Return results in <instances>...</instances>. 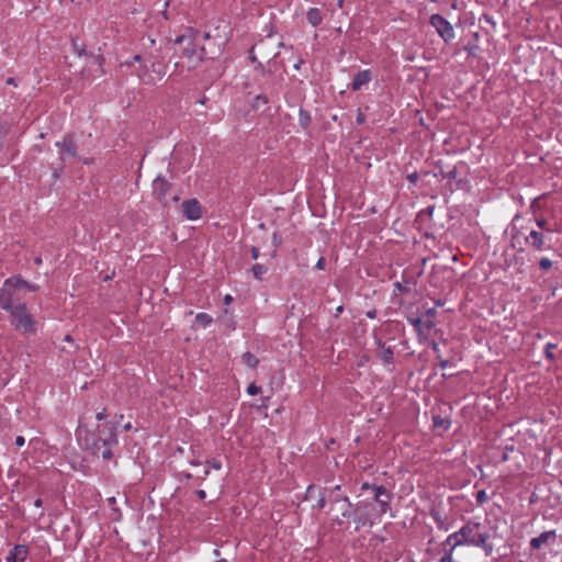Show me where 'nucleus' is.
I'll list each match as a JSON object with an SVG mask.
<instances>
[{
    "label": "nucleus",
    "instance_id": "nucleus-42",
    "mask_svg": "<svg viewBox=\"0 0 562 562\" xmlns=\"http://www.w3.org/2000/svg\"><path fill=\"white\" fill-rule=\"evenodd\" d=\"M206 464L216 470H220L222 468V462L215 458L206 460Z\"/></svg>",
    "mask_w": 562,
    "mask_h": 562
},
{
    "label": "nucleus",
    "instance_id": "nucleus-45",
    "mask_svg": "<svg viewBox=\"0 0 562 562\" xmlns=\"http://www.w3.org/2000/svg\"><path fill=\"white\" fill-rule=\"evenodd\" d=\"M477 48H479L477 45H474V44H468L464 46V50H467L468 54L471 56H475V52Z\"/></svg>",
    "mask_w": 562,
    "mask_h": 562
},
{
    "label": "nucleus",
    "instance_id": "nucleus-52",
    "mask_svg": "<svg viewBox=\"0 0 562 562\" xmlns=\"http://www.w3.org/2000/svg\"><path fill=\"white\" fill-rule=\"evenodd\" d=\"M419 176L417 172H413L411 175L407 176V179L412 182V183H416L417 180H418Z\"/></svg>",
    "mask_w": 562,
    "mask_h": 562
},
{
    "label": "nucleus",
    "instance_id": "nucleus-40",
    "mask_svg": "<svg viewBox=\"0 0 562 562\" xmlns=\"http://www.w3.org/2000/svg\"><path fill=\"white\" fill-rule=\"evenodd\" d=\"M487 501V495L484 490H481L476 493V502L479 505L484 504Z\"/></svg>",
    "mask_w": 562,
    "mask_h": 562
},
{
    "label": "nucleus",
    "instance_id": "nucleus-3",
    "mask_svg": "<svg viewBox=\"0 0 562 562\" xmlns=\"http://www.w3.org/2000/svg\"><path fill=\"white\" fill-rule=\"evenodd\" d=\"M482 525L475 521H468L460 529V535L467 544L480 547L488 557L493 553V544L488 542L491 536L486 530H481Z\"/></svg>",
    "mask_w": 562,
    "mask_h": 562
},
{
    "label": "nucleus",
    "instance_id": "nucleus-38",
    "mask_svg": "<svg viewBox=\"0 0 562 562\" xmlns=\"http://www.w3.org/2000/svg\"><path fill=\"white\" fill-rule=\"evenodd\" d=\"M457 168L453 167L452 169L448 170V171H443L442 169H440L439 171V175L443 178V179H449V180H453L457 178Z\"/></svg>",
    "mask_w": 562,
    "mask_h": 562
},
{
    "label": "nucleus",
    "instance_id": "nucleus-12",
    "mask_svg": "<svg viewBox=\"0 0 562 562\" xmlns=\"http://www.w3.org/2000/svg\"><path fill=\"white\" fill-rule=\"evenodd\" d=\"M86 447L87 449H89L92 454L97 456V457H101L103 460H112L113 457H114V453H113V448L115 447L114 445H108V442H104V445H102V441L101 442H98V441H93V440H89V438H86Z\"/></svg>",
    "mask_w": 562,
    "mask_h": 562
},
{
    "label": "nucleus",
    "instance_id": "nucleus-55",
    "mask_svg": "<svg viewBox=\"0 0 562 562\" xmlns=\"http://www.w3.org/2000/svg\"><path fill=\"white\" fill-rule=\"evenodd\" d=\"M105 417H106V409H105V408H103L101 412H99V413L97 414V419H98V420H102V419H104Z\"/></svg>",
    "mask_w": 562,
    "mask_h": 562
},
{
    "label": "nucleus",
    "instance_id": "nucleus-39",
    "mask_svg": "<svg viewBox=\"0 0 562 562\" xmlns=\"http://www.w3.org/2000/svg\"><path fill=\"white\" fill-rule=\"evenodd\" d=\"M541 199L542 196H538L536 199L532 200L531 204H530V210L536 213L537 210L541 209L542 207V204H541Z\"/></svg>",
    "mask_w": 562,
    "mask_h": 562
},
{
    "label": "nucleus",
    "instance_id": "nucleus-16",
    "mask_svg": "<svg viewBox=\"0 0 562 562\" xmlns=\"http://www.w3.org/2000/svg\"><path fill=\"white\" fill-rule=\"evenodd\" d=\"M4 285H11L16 290L25 289L26 291L36 292L40 290V286L36 284L29 283L20 276H13L4 281Z\"/></svg>",
    "mask_w": 562,
    "mask_h": 562
},
{
    "label": "nucleus",
    "instance_id": "nucleus-37",
    "mask_svg": "<svg viewBox=\"0 0 562 562\" xmlns=\"http://www.w3.org/2000/svg\"><path fill=\"white\" fill-rule=\"evenodd\" d=\"M268 102H269V101H268L267 95H265V94H259V95H257V97L255 98V101H254L252 106H254L255 109H257V110H258V109H260L261 106H263V105L268 104Z\"/></svg>",
    "mask_w": 562,
    "mask_h": 562
},
{
    "label": "nucleus",
    "instance_id": "nucleus-44",
    "mask_svg": "<svg viewBox=\"0 0 562 562\" xmlns=\"http://www.w3.org/2000/svg\"><path fill=\"white\" fill-rule=\"evenodd\" d=\"M394 288L396 291H398L400 293H406V292H409L411 289L406 285H403L401 282H396L394 283Z\"/></svg>",
    "mask_w": 562,
    "mask_h": 562
},
{
    "label": "nucleus",
    "instance_id": "nucleus-7",
    "mask_svg": "<svg viewBox=\"0 0 562 562\" xmlns=\"http://www.w3.org/2000/svg\"><path fill=\"white\" fill-rule=\"evenodd\" d=\"M333 515V521L339 527L353 522V504L349 498L335 499L333 508L329 509Z\"/></svg>",
    "mask_w": 562,
    "mask_h": 562
},
{
    "label": "nucleus",
    "instance_id": "nucleus-47",
    "mask_svg": "<svg viewBox=\"0 0 562 562\" xmlns=\"http://www.w3.org/2000/svg\"><path fill=\"white\" fill-rule=\"evenodd\" d=\"M327 503H328V498H327V495H326V493H325V494H323V495L319 497V499H318V502H317V507H318V508H324V507L326 506V504H327Z\"/></svg>",
    "mask_w": 562,
    "mask_h": 562
},
{
    "label": "nucleus",
    "instance_id": "nucleus-24",
    "mask_svg": "<svg viewBox=\"0 0 562 562\" xmlns=\"http://www.w3.org/2000/svg\"><path fill=\"white\" fill-rule=\"evenodd\" d=\"M306 19L313 26H317L322 23L323 15L319 9L312 8L307 11Z\"/></svg>",
    "mask_w": 562,
    "mask_h": 562
},
{
    "label": "nucleus",
    "instance_id": "nucleus-19",
    "mask_svg": "<svg viewBox=\"0 0 562 562\" xmlns=\"http://www.w3.org/2000/svg\"><path fill=\"white\" fill-rule=\"evenodd\" d=\"M371 80V72L370 70H362L355 75L351 89L353 91H358L361 89L362 86L367 85Z\"/></svg>",
    "mask_w": 562,
    "mask_h": 562
},
{
    "label": "nucleus",
    "instance_id": "nucleus-59",
    "mask_svg": "<svg viewBox=\"0 0 562 562\" xmlns=\"http://www.w3.org/2000/svg\"><path fill=\"white\" fill-rule=\"evenodd\" d=\"M303 63H304L303 58H297V60L294 63V69L299 70Z\"/></svg>",
    "mask_w": 562,
    "mask_h": 562
},
{
    "label": "nucleus",
    "instance_id": "nucleus-64",
    "mask_svg": "<svg viewBox=\"0 0 562 562\" xmlns=\"http://www.w3.org/2000/svg\"><path fill=\"white\" fill-rule=\"evenodd\" d=\"M435 520L438 522V526L441 528L442 527V521L440 520V517L438 514H432Z\"/></svg>",
    "mask_w": 562,
    "mask_h": 562
},
{
    "label": "nucleus",
    "instance_id": "nucleus-6",
    "mask_svg": "<svg viewBox=\"0 0 562 562\" xmlns=\"http://www.w3.org/2000/svg\"><path fill=\"white\" fill-rule=\"evenodd\" d=\"M56 146L59 148V162L54 167V177L58 178L59 173L63 172L65 168L66 160L68 158H77L78 157V147L75 140V134L68 133L64 136L63 140L57 142Z\"/></svg>",
    "mask_w": 562,
    "mask_h": 562
},
{
    "label": "nucleus",
    "instance_id": "nucleus-33",
    "mask_svg": "<svg viewBox=\"0 0 562 562\" xmlns=\"http://www.w3.org/2000/svg\"><path fill=\"white\" fill-rule=\"evenodd\" d=\"M538 265H539L540 270H542V271L547 272V271H549L550 269H552V267H553V261H552V260H550V259H549V258H547V257H542V258H540V259H539Z\"/></svg>",
    "mask_w": 562,
    "mask_h": 562
},
{
    "label": "nucleus",
    "instance_id": "nucleus-35",
    "mask_svg": "<svg viewBox=\"0 0 562 562\" xmlns=\"http://www.w3.org/2000/svg\"><path fill=\"white\" fill-rule=\"evenodd\" d=\"M326 495H327L328 503H329V509L333 508V502L335 499L348 498V496H341L338 493H335V490H327Z\"/></svg>",
    "mask_w": 562,
    "mask_h": 562
},
{
    "label": "nucleus",
    "instance_id": "nucleus-14",
    "mask_svg": "<svg viewBox=\"0 0 562 562\" xmlns=\"http://www.w3.org/2000/svg\"><path fill=\"white\" fill-rule=\"evenodd\" d=\"M557 538L555 530L544 531L530 540V549L540 550L543 546H552L555 543Z\"/></svg>",
    "mask_w": 562,
    "mask_h": 562
},
{
    "label": "nucleus",
    "instance_id": "nucleus-21",
    "mask_svg": "<svg viewBox=\"0 0 562 562\" xmlns=\"http://www.w3.org/2000/svg\"><path fill=\"white\" fill-rule=\"evenodd\" d=\"M379 346L381 347V351L379 352L378 357L387 364L393 363V359H394L393 349L391 347H385V344L381 342V341H379Z\"/></svg>",
    "mask_w": 562,
    "mask_h": 562
},
{
    "label": "nucleus",
    "instance_id": "nucleus-54",
    "mask_svg": "<svg viewBox=\"0 0 562 562\" xmlns=\"http://www.w3.org/2000/svg\"><path fill=\"white\" fill-rule=\"evenodd\" d=\"M364 121H366V116H364V114H363L361 111H359V112H358V115H357V119H356V122H357L358 124H362Z\"/></svg>",
    "mask_w": 562,
    "mask_h": 562
},
{
    "label": "nucleus",
    "instance_id": "nucleus-51",
    "mask_svg": "<svg viewBox=\"0 0 562 562\" xmlns=\"http://www.w3.org/2000/svg\"><path fill=\"white\" fill-rule=\"evenodd\" d=\"M173 66H175V70L177 72H182L186 65H184V63H180L179 60H176Z\"/></svg>",
    "mask_w": 562,
    "mask_h": 562
},
{
    "label": "nucleus",
    "instance_id": "nucleus-13",
    "mask_svg": "<svg viewBox=\"0 0 562 562\" xmlns=\"http://www.w3.org/2000/svg\"><path fill=\"white\" fill-rule=\"evenodd\" d=\"M181 212L186 218L196 221L202 216V206L196 199H189L182 202Z\"/></svg>",
    "mask_w": 562,
    "mask_h": 562
},
{
    "label": "nucleus",
    "instance_id": "nucleus-29",
    "mask_svg": "<svg viewBox=\"0 0 562 562\" xmlns=\"http://www.w3.org/2000/svg\"><path fill=\"white\" fill-rule=\"evenodd\" d=\"M267 267L260 263H256L251 267L252 274L257 280H262L263 276L267 273Z\"/></svg>",
    "mask_w": 562,
    "mask_h": 562
},
{
    "label": "nucleus",
    "instance_id": "nucleus-22",
    "mask_svg": "<svg viewBox=\"0 0 562 562\" xmlns=\"http://www.w3.org/2000/svg\"><path fill=\"white\" fill-rule=\"evenodd\" d=\"M136 75L139 79H142L146 85H155L156 78L151 75H149V68L146 65L140 66Z\"/></svg>",
    "mask_w": 562,
    "mask_h": 562
},
{
    "label": "nucleus",
    "instance_id": "nucleus-53",
    "mask_svg": "<svg viewBox=\"0 0 562 562\" xmlns=\"http://www.w3.org/2000/svg\"><path fill=\"white\" fill-rule=\"evenodd\" d=\"M250 252H251L252 259H255V260L258 259V257H259V248L258 247H255V246L251 247Z\"/></svg>",
    "mask_w": 562,
    "mask_h": 562
},
{
    "label": "nucleus",
    "instance_id": "nucleus-32",
    "mask_svg": "<svg viewBox=\"0 0 562 562\" xmlns=\"http://www.w3.org/2000/svg\"><path fill=\"white\" fill-rule=\"evenodd\" d=\"M536 224H537L538 228L540 229L539 232H543V233L544 232H549V233L552 232V229L549 227L547 218H544L543 216L537 217L536 218Z\"/></svg>",
    "mask_w": 562,
    "mask_h": 562
},
{
    "label": "nucleus",
    "instance_id": "nucleus-30",
    "mask_svg": "<svg viewBox=\"0 0 562 562\" xmlns=\"http://www.w3.org/2000/svg\"><path fill=\"white\" fill-rule=\"evenodd\" d=\"M164 49H165V50H167V49L165 48V46H164V47H160L159 49H156L155 52H148V53L146 54V56H147V60H148L149 63H151V60H164V55H162V50H164Z\"/></svg>",
    "mask_w": 562,
    "mask_h": 562
},
{
    "label": "nucleus",
    "instance_id": "nucleus-58",
    "mask_svg": "<svg viewBox=\"0 0 562 562\" xmlns=\"http://www.w3.org/2000/svg\"><path fill=\"white\" fill-rule=\"evenodd\" d=\"M196 496L200 498V499H204L206 494H205V491L204 490H198L195 492Z\"/></svg>",
    "mask_w": 562,
    "mask_h": 562
},
{
    "label": "nucleus",
    "instance_id": "nucleus-15",
    "mask_svg": "<svg viewBox=\"0 0 562 562\" xmlns=\"http://www.w3.org/2000/svg\"><path fill=\"white\" fill-rule=\"evenodd\" d=\"M170 188L171 183L164 177L158 176L153 182V194L160 202H165Z\"/></svg>",
    "mask_w": 562,
    "mask_h": 562
},
{
    "label": "nucleus",
    "instance_id": "nucleus-34",
    "mask_svg": "<svg viewBox=\"0 0 562 562\" xmlns=\"http://www.w3.org/2000/svg\"><path fill=\"white\" fill-rule=\"evenodd\" d=\"M557 348V345L555 344H552V342H548L546 345V348H544V357L550 360V361H554L557 360V357L553 353V349Z\"/></svg>",
    "mask_w": 562,
    "mask_h": 562
},
{
    "label": "nucleus",
    "instance_id": "nucleus-60",
    "mask_svg": "<svg viewBox=\"0 0 562 562\" xmlns=\"http://www.w3.org/2000/svg\"><path fill=\"white\" fill-rule=\"evenodd\" d=\"M449 363V360H445V359H441L439 358V366L440 368L445 369Z\"/></svg>",
    "mask_w": 562,
    "mask_h": 562
},
{
    "label": "nucleus",
    "instance_id": "nucleus-11",
    "mask_svg": "<svg viewBox=\"0 0 562 562\" xmlns=\"http://www.w3.org/2000/svg\"><path fill=\"white\" fill-rule=\"evenodd\" d=\"M21 302L16 295V289L11 285H4L0 289V307L7 312L14 308L16 303Z\"/></svg>",
    "mask_w": 562,
    "mask_h": 562
},
{
    "label": "nucleus",
    "instance_id": "nucleus-49",
    "mask_svg": "<svg viewBox=\"0 0 562 562\" xmlns=\"http://www.w3.org/2000/svg\"><path fill=\"white\" fill-rule=\"evenodd\" d=\"M272 239L276 247L282 243V237L278 233H273Z\"/></svg>",
    "mask_w": 562,
    "mask_h": 562
},
{
    "label": "nucleus",
    "instance_id": "nucleus-10",
    "mask_svg": "<svg viewBox=\"0 0 562 562\" xmlns=\"http://www.w3.org/2000/svg\"><path fill=\"white\" fill-rule=\"evenodd\" d=\"M525 245L538 252L552 249V246L547 244L546 235L543 232L531 229L528 235L524 236Z\"/></svg>",
    "mask_w": 562,
    "mask_h": 562
},
{
    "label": "nucleus",
    "instance_id": "nucleus-25",
    "mask_svg": "<svg viewBox=\"0 0 562 562\" xmlns=\"http://www.w3.org/2000/svg\"><path fill=\"white\" fill-rule=\"evenodd\" d=\"M72 49L78 56L88 55L87 45L85 42L80 41L78 37L72 38L71 41Z\"/></svg>",
    "mask_w": 562,
    "mask_h": 562
},
{
    "label": "nucleus",
    "instance_id": "nucleus-4",
    "mask_svg": "<svg viewBox=\"0 0 562 562\" xmlns=\"http://www.w3.org/2000/svg\"><path fill=\"white\" fill-rule=\"evenodd\" d=\"M353 525L355 531L361 528L373 527L376 520H380L382 515L374 508V503L371 499H359L353 504Z\"/></svg>",
    "mask_w": 562,
    "mask_h": 562
},
{
    "label": "nucleus",
    "instance_id": "nucleus-63",
    "mask_svg": "<svg viewBox=\"0 0 562 562\" xmlns=\"http://www.w3.org/2000/svg\"><path fill=\"white\" fill-rule=\"evenodd\" d=\"M426 314L429 317H434L436 315V310L435 308H429V310H427Z\"/></svg>",
    "mask_w": 562,
    "mask_h": 562
},
{
    "label": "nucleus",
    "instance_id": "nucleus-26",
    "mask_svg": "<svg viewBox=\"0 0 562 562\" xmlns=\"http://www.w3.org/2000/svg\"><path fill=\"white\" fill-rule=\"evenodd\" d=\"M311 122L312 117L310 113L305 109L301 108L299 111V124L302 126L303 130H307Z\"/></svg>",
    "mask_w": 562,
    "mask_h": 562
},
{
    "label": "nucleus",
    "instance_id": "nucleus-5",
    "mask_svg": "<svg viewBox=\"0 0 562 562\" xmlns=\"http://www.w3.org/2000/svg\"><path fill=\"white\" fill-rule=\"evenodd\" d=\"M9 313L12 318L11 324L15 330H20L25 334L36 333V322L34 316L29 312L24 302H18L16 306L10 310Z\"/></svg>",
    "mask_w": 562,
    "mask_h": 562
},
{
    "label": "nucleus",
    "instance_id": "nucleus-62",
    "mask_svg": "<svg viewBox=\"0 0 562 562\" xmlns=\"http://www.w3.org/2000/svg\"><path fill=\"white\" fill-rule=\"evenodd\" d=\"M367 316L369 318H374L376 316V310H372V311L367 312Z\"/></svg>",
    "mask_w": 562,
    "mask_h": 562
},
{
    "label": "nucleus",
    "instance_id": "nucleus-41",
    "mask_svg": "<svg viewBox=\"0 0 562 562\" xmlns=\"http://www.w3.org/2000/svg\"><path fill=\"white\" fill-rule=\"evenodd\" d=\"M247 392L249 395H257L261 392V387L257 386L255 383H251L248 385Z\"/></svg>",
    "mask_w": 562,
    "mask_h": 562
},
{
    "label": "nucleus",
    "instance_id": "nucleus-36",
    "mask_svg": "<svg viewBox=\"0 0 562 562\" xmlns=\"http://www.w3.org/2000/svg\"><path fill=\"white\" fill-rule=\"evenodd\" d=\"M104 61H105V58L103 55H97L94 56V63L98 65L99 67V75L98 77H102L105 75V70L103 68V65H104Z\"/></svg>",
    "mask_w": 562,
    "mask_h": 562
},
{
    "label": "nucleus",
    "instance_id": "nucleus-8",
    "mask_svg": "<svg viewBox=\"0 0 562 562\" xmlns=\"http://www.w3.org/2000/svg\"><path fill=\"white\" fill-rule=\"evenodd\" d=\"M429 23L436 29L438 35L445 43H449L454 37V31L451 23L441 14H432L429 19Z\"/></svg>",
    "mask_w": 562,
    "mask_h": 562
},
{
    "label": "nucleus",
    "instance_id": "nucleus-1",
    "mask_svg": "<svg viewBox=\"0 0 562 562\" xmlns=\"http://www.w3.org/2000/svg\"><path fill=\"white\" fill-rule=\"evenodd\" d=\"M198 37L190 30L188 34L178 36L173 42L167 41L165 48L180 58L186 59L189 70L195 69L199 64L205 59H213V54L205 45L198 48Z\"/></svg>",
    "mask_w": 562,
    "mask_h": 562
},
{
    "label": "nucleus",
    "instance_id": "nucleus-20",
    "mask_svg": "<svg viewBox=\"0 0 562 562\" xmlns=\"http://www.w3.org/2000/svg\"><path fill=\"white\" fill-rule=\"evenodd\" d=\"M150 71L157 76L158 80H162L167 74V65L162 60H151Z\"/></svg>",
    "mask_w": 562,
    "mask_h": 562
},
{
    "label": "nucleus",
    "instance_id": "nucleus-23",
    "mask_svg": "<svg viewBox=\"0 0 562 562\" xmlns=\"http://www.w3.org/2000/svg\"><path fill=\"white\" fill-rule=\"evenodd\" d=\"M519 220H520V215L517 214V215H515V217L513 218V222H512L510 240H512V246L513 247L516 246V243L520 244L521 231L516 227V222L519 221Z\"/></svg>",
    "mask_w": 562,
    "mask_h": 562
},
{
    "label": "nucleus",
    "instance_id": "nucleus-2",
    "mask_svg": "<svg viewBox=\"0 0 562 562\" xmlns=\"http://www.w3.org/2000/svg\"><path fill=\"white\" fill-rule=\"evenodd\" d=\"M360 490L361 494L359 497H362L363 493L368 492L369 495L364 497V499H371V502L374 503V508L378 509L382 516L392 512L391 503L394 494L384 485L364 482L361 484Z\"/></svg>",
    "mask_w": 562,
    "mask_h": 562
},
{
    "label": "nucleus",
    "instance_id": "nucleus-27",
    "mask_svg": "<svg viewBox=\"0 0 562 562\" xmlns=\"http://www.w3.org/2000/svg\"><path fill=\"white\" fill-rule=\"evenodd\" d=\"M243 362L248 366L249 368H256L259 363V359L251 353L250 351H246L241 356Z\"/></svg>",
    "mask_w": 562,
    "mask_h": 562
},
{
    "label": "nucleus",
    "instance_id": "nucleus-28",
    "mask_svg": "<svg viewBox=\"0 0 562 562\" xmlns=\"http://www.w3.org/2000/svg\"><path fill=\"white\" fill-rule=\"evenodd\" d=\"M452 541L453 543L450 548L451 550H454L458 546L467 544V542L463 541V538L460 535V530L448 536L447 543H451Z\"/></svg>",
    "mask_w": 562,
    "mask_h": 562
},
{
    "label": "nucleus",
    "instance_id": "nucleus-17",
    "mask_svg": "<svg viewBox=\"0 0 562 562\" xmlns=\"http://www.w3.org/2000/svg\"><path fill=\"white\" fill-rule=\"evenodd\" d=\"M408 322L414 326L418 335L428 334L435 327V323L430 318L423 321L420 317H409Z\"/></svg>",
    "mask_w": 562,
    "mask_h": 562
},
{
    "label": "nucleus",
    "instance_id": "nucleus-50",
    "mask_svg": "<svg viewBox=\"0 0 562 562\" xmlns=\"http://www.w3.org/2000/svg\"><path fill=\"white\" fill-rule=\"evenodd\" d=\"M325 265H326V260L324 257H321L317 262H316V268L318 270H324L325 269Z\"/></svg>",
    "mask_w": 562,
    "mask_h": 562
},
{
    "label": "nucleus",
    "instance_id": "nucleus-61",
    "mask_svg": "<svg viewBox=\"0 0 562 562\" xmlns=\"http://www.w3.org/2000/svg\"><path fill=\"white\" fill-rule=\"evenodd\" d=\"M232 302H233V297H232L229 294L225 295V297H224V303H225L226 305H228V304H231Z\"/></svg>",
    "mask_w": 562,
    "mask_h": 562
},
{
    "label": "nucleus",
    "instance_id": "nucleus-48",
    "mask_svg": "<svg viewBox=\"0 0 562 562\" xmlns=\"http://www.w3.org/2000/svg\"><path fill=\"white\" fill-rule=\"evenodd\" d=\"M81 78H82L83 80H88V81H90V80H92V79H93V76L91 75V71H90V70H88V69H83V70L81 71Z\"/></svg>",
    "mask_w": 562,
    "mask_h": 562
},
{
    "label": "nucleus",
    "instance_id": "nucleus-31",
    "mask_svg": "<svg viewBox=\"0 0 562 562\" xmlns=\"http://www.w3.org/2000/svg\"><path fill=\"white\" fill-rule=\"evenodd\" d=\"M212 321H213L212 317L206 313H199L195 316V322L198 324L202 325L203 327L209 326L212 323Z\"/></svg>",
    "mask_w": 562,
    "mask_h": 562
},
{
    "label": "nucleus",
    "instance_id": "nucleus-46",
    "mask_svg": "<svg viewBox=\"0 0 562 562\" xmlns=\"http://www.w3.org/2000/svg\"><path fill=\"white\" fill-rule=\"evenodd\" d=\"M452 551L451 549L446 550L445 555L440 559V562H452Z\"/></svg>",
    "mask_w": 562,
    "mask_h": 562
},
{
    "label": "nucleus",
    "instance_id": "nucleus-56",
    "mask_svg": "<svg viewBox=\"0 0 562 562\" xmlns=\"http://www.w3.org/2000/svg\"><path fill=\"white\" fill-rule=\"evenodd\" d=\"M24 442H25L24 437H22V436H18V437L15 438V445H16V446L22 447V446L24 445Z\"/></svg>",
    "mask_w": 562,
    "mask_h": 562
},
{
    "label": "nucleus",
    "instance_id": "nucleus-43",
    "mask_svg": "<svg viewBox=\"0 0 562 562\" xmlns=\"http://www.w3.org/2000/svg\"><path fill=\"white\" fill-rule=\"evenodd\" d=\"M256 47H257L259 50H261V49H263L265 44H263L262 42H260L258 45H255V46H252V47H251V49H250V52H249V53H250L249 58H250V60H251L252 63H255V61L257 60V59H256V56L252 54Z\"/></svg>",
    "mask_w": 562,
    "mask_h": 562
},
{
    "label": "nucleus",
    "instance_id": "nucleus-57",
    "mask_svg": "<svg viewBox=\"0 0 562 562\" xmlns=\"http://www.w3.org/2000/svg\"><path fill=\"white\" fill-rule=\"evenodd\" d=\"M443 423H445V420H443V419H441L440 417H434V425H435L436 427H438V426H442V425H443Z\"/></svg>",
    "mask_w": 562,
    "mask_h": 562
},
{
    "label": "nucleus",
    "instance_id": "nucleus-18",
    "mask_svg": "<svg viewBox=\"0 0 562 562\" xmlns=\"http://www.w3.org/2000/svg\"><path fill=\"white\" fill-rule=\"evenodd\" d=\"M29 554V549L24 544H15L7 557V562H24Z\"/></svg>",
    "mask_w": 562,
    "mask_h": 562
},
{
    "label": "nucleus",
    "instance_id": "nucleus-9",
    "mask_svg": "<svg viewBox=\"0 0 562 562\" xmlns=\"http://www.w3.org/2000/svg\"><path fill=\"white\" fill-rule=\"evenodd\" d=\"M91 440L101 442H108V445H119L116 426L112 424L100 425L97 428V432L92 435Z\"/></svg>",
    "mask_w": 562,
    "mask_h": 562
}]
</instances>
